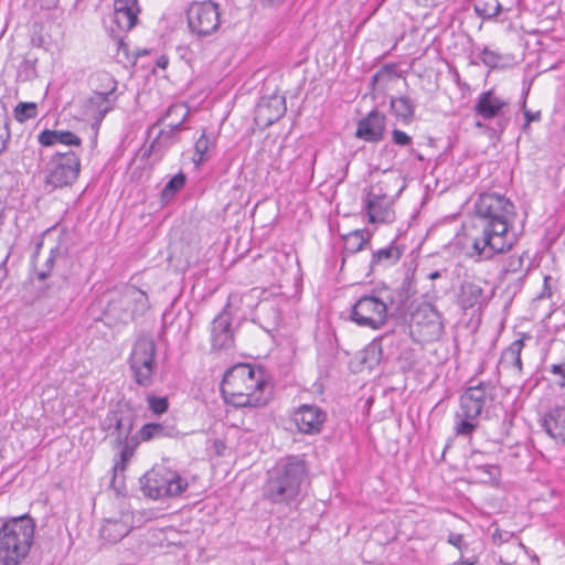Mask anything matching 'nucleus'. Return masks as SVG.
<instances>
[{
    "mask_svg": "<svg viewBox=\"0 0 565 565\" xmlns=\"http://www.w3.org/2000/svg\"><path fill=\"white\" fill-rule=\"evenodd\" d=\"M415 3L418 7L425 8V9H431L435 8L438 3L437 0H414Z\"/></svg>",
    "mask_w": 565,
    "mask_h": 565,
    "instance_id": "603ef678",
    "label": "nucleus"
},
{
    "mask_svg": "<svg viewBox=\"0 0 565 565\" xmlns=\"http://www.w3.org/2000/svg\"><path fill=\"white\" fill-rule=\"evenodd\" d=\"M140 487L146 497L158 500L181 494L188 488V481L177 471L159 467L140 478Z\"/></svg>",
    "mask_w": 565,
    "mask_h": 565,
    "instance_id": "6e6552de",
    "label": "nucleus"
},
{
    "mask_svg": "<svg viewBox=\"0 0 565 565\" xmlns=\"http://www.w3.org/2000/svg\"><path fill=\"white\" fill-rule=\"evenodd\" d=\"M190 33L196 39H205L216 33L221 25L220 4L212 1H194L186 10Z\"/></svg>",
    "mask_w": 565,
    "mask_h": 565,
    "instance_id": "1a4fd4ad",
    "label": "nucleus"
},
{
    "mask_svg": "<svg viewBox=\"0 0 565 565\" xmlns=\"http://www.w3.org/2000/svg\"><path fill=\"white\" fill-rule=\"evenodd\" d=\"M542 426L551 438L565 445V406L550 408L543 416Z\"/></svg>",
    "mask_w": 565,
    "mask_h": 565,
    "instance_id": "6ab92c4d",
    "label": "nucleus"
},
{
    "mask_svg": "<svg viewBox=\"0 0 565 565\" xmlns=\"http://www.w3.org/2000/svg\"><path fill=\"white\" fill-rule=\"evenodd\" d=\"M190 110L185 104L177 103L171 105L167 109L166 115L157 122L158 125L160 121L168 120L167 126L170 128V131L166 132L164 130H161L159 136L152 141L151 149H153L159 142V138L163 137L164 135L169 137L172 132L179 130L188 118Z\"/></svg>",
    "mask_w": 565,
    "mask_h": 565,
    "instance_id": "5701e85b",
    "label": "nucleus"
},
{
    "mask_svg": "<svg viewBox=\"0 0 565 565\" xmlns=\"http://www.w3.org/2000/svg\"><path fill=\"white\" fill-rule=\"evenodd\" d=\"M140 9L137 0H115L110 35L118 46L124 45L122 33L130 31L138 22Z\"/></svg>",
    "mask_w": 565,
    "mask_h": 565,
    "instance_id": "f8f14e48",
    "label": "nucleus"
},
{
    "mask_svg": "<svg viewBox=\"0 0 565 565\" xmlns=\"http://www.w3.org/2000/svg\"><path fill=\"white\" fill-rule=\"evenodd\" d=\"M530 124L531 122H527V120H525V122L523 125V130H526L530 127Z\"/></svg>",
    "mask_w": 565,
    "mask_h": 565,
    "instance_id": "680f3d73",
    "label": "nucleus"
},
{
    "mask_svg": "<svg viewBox=\"0 0 565 565\" xmlns=\"http://www.w3.org/2000/svg\"><path fill=\"white\" fill-rule=\"evenodd\" d=\"M79 158L72 151L56 153L45 168V184L53 189L71 185L78 178Z\"/></svg>",
    "mask_w": 565,
    "mask_h": 565,
    "instance_id": "9d476101",
    "label": "nucleus"
},
{
    "mask_svg": "<svg viewBox=\"0 0 565 565\" xmlns=\"http://www.w3.org/2000/svg\"><path fill=\"white\" fill-rule=\"evenodd\" d=\"M478 563V557L476 555H471L469 557H463V554L461 557L454 563V565H476Z\"/></svg>",
    "mask_w": 565,
    "mask_h": 565,
    "instance_id": "3c124183",
    "label": "nucleus"
},
{
    "mask_svg": "<svg viewBox=\"0 0 565 565\" xmlns=\"http://www.w3.org/2000/svg\"><path fill=\"white\" fill-rule=\"evenodd\" d=\"M147 402L149 409L156 415H161L168 411L169 402L167 397H156L149 395L147 397Z\"/></svg>",
    "mask_w": 565,
    "mask_h": 565,
    "instance_id": "a19ab883",
    "label": "nucleus"
},
{
    "mask_svg": "<svg viewBox=\"0 0 565 565\" xmlns=\"http://www.w3.org/2000/svg\"><path fill=\"white\" fill-rule=\"evenodd\" d=\"M473 9L479 17L490 20L502 11V6L499 0H475Z\"/></svg>",
    "mask_w": 565,
    "mask_h": 565,
    "instance_id": "473e14b6",
    "label": "nucleus"
},
{
    "mask_svg": "<svg viewBox=\"0 0 565 565\" xmlns=\"http://www.w3.org/2000/svg\"><path fill=\"white\" fill-rule=\"evenodd\" d=\"M366 241L363 231H354L344 236V248L351 254L358 253L363 248Z\"/></svg>",
    "mask_w": 565,
    "mask_h": 565,
    "instance_id": "e433bc0d",
    "label": "nucleus"
},
{
    "mask_svg": "<svg viewBox=\"0 0 565 565\" xmlns=\"http://www.w3.org/2000/svg\"><path fill=\"white\" fill-rule=\"evenodd\" d=\"M476 418L465 417L457 424L456 433L461 436H470L477 428V425L473 423Z\"/></svg>",
    "mask_w": 565,
    "mask_h": 565,
    "instance_id": "79ce46f5",
    "label": "nucleus"
},
{
    "mask_svg": "<svg viewBox=\"0 0 565 565\" xmlns=\"http://www.w3.org/2000/svg\"><path fill=\"white\" fill-rule=\"evenodd\" d=\"M509 102L495 94L493 89L481 93L473 106L477 116L484 120L493 119L503 115Z\"/></svg>",
    "mask_w": 565,
    "mask_h": 565,
    "instance_id": "a211bd4d",
    "label": "nucleus"
},
{
    "mask_svg": "<svg viewBox=\"0 0 565 565\" xmlns=\"http://www.w3.org/2000/svg\"><path fill=\"white\" fill-rule=\"evenodd\" d=\"M476 471L481 473L480 480L482 482L495 481L500 478V467L498 465H478L475 467Z\"/></svg>",
    "mask_w": 565,
    "mask_h": 565,
    "instance_id": "58836bf2",
    "label": "nucleus"
},
{
    "mask_svg": "<svg viewBox=\"0 0 565 565\" xmlns=\"http://www.w3.org/2000/svg\"><path fill=\"white\" fill-rule=\"evenodd\" d=\"M157 348L152 335L140 333L132 344L128 358L132 379L139 386L149 387L157 370Z\"/></svg>",
    "mask_w": 565,
    "mask_h": 565,
    "instance_id": "0eeeda50",
    "label": "nucleus"
},
{
    "mask_svg": "<svg viewBox=\"0 0 565 565\" xmlns=\"http://www.w3.org/2000/svg\"><path fill=\"white\" fill-rule=\"evenodd\" d=\"M402 257V249L395 244L374 252L371 259V268L376 266L388 267L396 264Z\"/></svg>",
    "mask_w": 565,
    "mask_h": 565,
    "instance_id": "cd10ccee",
    "label": "nucleus"
},
{
    "mask_svg": "<svg viewBox=\"0 0 565 565\" xmlns=\"http://www.w3.org/2000/svg\"><path fill=\"white\" fill-rule=\"evenodd\" d=\"M292 419L299 431L318 434L322 429L327 414L316 405L303 404L294 413Z\"/></svg>",
    "mask_w": 565,
    "mask_h": 565,
    "instance_id": "2eb2a0df",
    "label": "nucleus"
},
{
    "mask_svg": "<svg viewBox=\"0 0 565 565\" xmlns=\"http://www.w3.org/2000/svg\"><path fill=\"white\" fill-rule=\"evenodd\" d=\"M63 257H64V253L62 252V248L58 244L56 246L52 247L50 250V254L43 265V268L38 271L39 280L43 281L46 278H49L52 273L55 262L58 259H62Z\"/></svg>",
    "mask_w": 565,
    "mask_h": 565,
    "instance_id": "f704fd0d",
    "label": "nucleus"
},
{
    "mask_svg": "<svg viewBox=\"0 0 565 565\" xmlns=\"http://www.w3.org/2000/svg\"><path fill=\"white\" fill-rule=\"evenodd\" d=\"M141 441L137 439V436L134 435L130 440L117 441V445L121 448L119 454V461L115 463L113 470L115 473L114 479L118 472H124L127 463L134 457L136 448L139 446Z\"/></svg>",
    "mask_w": 565,
    "mask_h": 565,
    "instance_id": "c756f323",
    "label": "nucleus"
},
{
    "mask_svg": "<svg viewBox=\"0 0 565 565\" xmlns=\"http://www.w3.org/2000/svg\"><path fill=\"white\" fill-rule=\"evenodd\" d=\"M487 301L483 288L480 284L475 281L465 280L460 286L458 295V303L463 309H470L476 306H482Z\"/></svg>",
    "mask_w": 565,
    "mask_h": 565,
    "instance_id": "393cba45",
    "label": "nucleus"
},
{
    "mask_svg": "<svg viewBox=\"0 0 565 565\" xmlns=\"http://www.w3.org/2000/svg\"><path fill=\"white\" fill-rule=\"evenodd\" d=\"M447 542L452 546L457 547L460 551L461 555L468 548V544L465 542L462 534L450 533L448 535Z\"/></svg>",
    "mask_w": 565,
    "mask_h": 565,
    "instance_id": "de8ad7c7",
    "label": "nucleus"
},
{
    "mask_svg": "<svg viewBox=\"0 0 565 565\" xmlns=\"http://www.w3.org/2000/svg\"><path fill=\"white\" fill-rule=\"evenodd\" d=\"M481 60L487 66L494 67L500 61V55L484 46L481 51Z\"/></svg>",
    "mask_w": 565,
    "mask_h": 565,
    "instance_id": "c03bdc74",
    "label": "nucleus"
},
{
    "mask_svg": "<svg viewBox=\"0 0 565 565\" xmlns=\"http://www.w3.org/2000/svg\"><path fill=\"white\" fill-rule=\"evenodd\" d=\"M166 64H167V61H166V60H164V61H161V60H160V61L158 62V65H159L160 67H164V66H166Z\"/></svg>",
    "mask_w": 565,
    "mask_h": 565,
    "instance_id": "052dcab7",
    "label": "nucleus"
},
{
    "mask_svg": "<svg viewBox=\"0 0 565 565\" xmlns=\"http://www.w3.org/2000/svg\"><path fill=\"white\" fill-rule=\"evenodd\" d=\"M551 373L557 376V380L555 383L562 387L565 388V362L561 364H553L550 369Z\"/></svg>",
    "mask_w": 565,
    "mask_h": 565,
    "instance_id": "49530a36",
    "label": "nucleus"
},
{
    "mask_svg": "<svg viewBox=\"0 0 565 565\" xmlns=\"http://www.w3.org/2000/svg\"><path fill=\"white\" fill-rule=\"evenodd\" d=\"M179 430L173 423L168 420L151 422L142 425L135 434L141 443H148L153 439L174 438L179 436Z\"/></svg>",
    "mask_w": 565,
    "mask_h": 565,
    "instance_id": "412c9836",
    "label": "nucleus"
},
{
    "mask_svg": "<svg viewBox=\"0 0 565 565\" xmlns=\"http://www.w3.org/2000/svg\"><path fill=\"white\" fill-rule=\"evenodd\" d=\"M395 291L385 287L360 297L352 306L351 321L372 330L383 328L388 320L390 309L395 305Z\"/></svg>",
    "mask_w": 565,
    "mask_h": 565,
    "instance_id": "39448f33",
    "label": "nucleus"
},
{
    "mask_svg": "<svg viewBox=\"0 0 565 565\" xmlns=\"http://www.w3.org/2000/svg\"><path fill=\"white\" fill-rule=\"evenodd\" d=\"M476 127L483 128V127H486V125L482 121H477Z\"/></svg>",
    "mask_w": 565,
    "mask_h": 565,
    "instance_id": "bf43d9fd",
    "label": "nucleus"
},
{
    "mask_svg": "<svg viewBox=\"0 0 565 565\" xmlns=\"http://www.w3.org/2000/svg\"><path fill=\"white\" fill-rule=\"evenodd\" d=\"M286 113L285 98L271 96L263 99L256 109V119L264 126H270L280 119Z\"/></svg>",
    "mask_w": 565,
    "mask_h": 565,
    "instance_id": "aec40b11",
    "label": "nucleus"
},
{
    "mask_svg": "<svg viewBox=\"0 0 565 565\" xmlns=\"http://www.w3.org/2000/svg\"><path fill=\"white\" fill-rule=\"evenodd\" d=\"M385 127V116L374 109L358 121L355 137L365 142H379L384 138Z\"/></svg>",
    "mask_w": 565,
    "mask_h": 565,
    "instance_id": "dca6fc26",
    "label": "nucleus"
},
{
    "mask_svg": "<svg viewBox=\"0 0 565 565\" xmlns=\"http://www.w3.org/2000/svg\"><path fill=\"white\" fill-rule=\"evenodd\" d=\"M214 146L215 137L213 135H207L205 131H203L194 145V163L199 166L205 162L209 159L210 149Z\"/></svg>",
    "mask_w": 565,
    "mask_h": 565,
    "instance_id": "2f4dec72",
    "label": "nucleus"
},
{
    "mask_svg": "<svg viewBox=\"0 0 565 565\" xmlns=\"http://www.w3.org/2000/svg\"><path fill=\"white\" fill-rule=\"evenodd\" d=\"M393 71V66H384L381 71H379L374 76L373 81L376 82L383 74H390Z\"/></svg>",
    "mask_w": 565,
    "mask_h": 565,
    "instance_id": "864d4df0",
    "label": "nucleus"
},
{
    "mask_svg": "<svg viewBox=\"0 0 565 565\" xmlns=\"http://www.w3.org/2000/svg\"><path fill=\"white\" fill-rule=\"evenodd\" d=\"M186 182V177L183 172H179L173 175L164 185L161 191V201L168 203L171 201L174 195L184 188Z\"/></svg>",
    "mask_w": 565,
    "mask_h": 565,
    "instance_id": "72a5a7b5",
    "label": "nucleus"
},
{
    "mask_svg": "<svg viewBox=\"0 0 565 565\" xmlns=\"http://www.w3.org/2000/svg\"><path fill=\"white\" fill-rule=\"evenodd\" d=\"M495 395V386L491 382H479L466 388L460 397L462 415L478 418Z\"/></svg>",
    "mask_w": 565,
    "mask_h": 565,
    "instance_id": "9b49d317",
    "label": "nucleus"
},
{
    "mask_svg": "<svg viewBox=\"0 0 565 565\" xmlns=\"http://www.w3.org/2000/svg\"><path fill=\"white\" fill-rule=\"evenodd\" d=\"M524 347L522 339L513 341L501 354L500 364L504 367H513L522 371L521 351Z\"/></svg>",
    "mask_w": 565,
    "mask_h": 565,
    "instance_id": "c85d7f7f",
    "label": "nucleus"
},
{
    "mask_svg": "<svg viewBox=\"0 0 565 565\" xmlns=\"http://www.w3.org/2000/svg\"><path fill=\"white\" fill-rule=\"evenodd\" d=\"M370 223H391L394 221L392 198L380 185H371L364 199Z\"/></svg>",
    "mask_w": 565,
    "mask_h": 565,
    "instance_id": "ddd939ff",
    "label": "nucleus"
},
{
    "mask_svg": "<svg viewBox=\"0 0 565 565\" xmlns=\"http://www.w3.org/2000/svg\"><path fill=\"white\" fill-rule=\"evenodd\" d=\"M35 522L28 515L8 519L0 527V563L19 565L34 542Z\"/></svg>",
    "mask_w": 565,
    "mask_h": 565,
    "instance_id": "20e7f679",
    "label": "nucleus"
},
{
    "mask_svg": "<svg viewBox=\"0 0 565 565\" xmlns=\"http://www.w3.org/2000/svg\"><path fill=\"white\" fill-rule=\"evenodd\" d=\"M38 116V105L35 103H19L14 108V118L19 122L34 119Z\"/></svg>",
    "mask_w": 565,
    "mask_h": 565,
    "instance_id": "4c0bfd02",
    "label": "nucleus"
},
{
    "mask_svg": "<svg viewBox=\"0 0 565 565\" xmlns=\"http://www.w3.org/2000/svg\"><path fill=\"white\" fill-rule=\"evenodd\" d=\"M392 139H393V142L398 146H408L412 143L411 136H408L406 132H404L399 129H394L392 131Z\"/></svg>",
    "mask_w": 565,
    "mask_h": 565,
    "instance_id": "09e8293b",
    "label": "nucleus"
},
{
    "mask_svg": "<svg viewBox=\"0 0 565 565\" xmlns=\"http://www.w3.org/2000/svg\"><path fill=\"white\" fill-rule=\"evenodd\" d=\"M522 108H523V114H524L525 120H527V122H531V121L540 119V113H535L534 114L531 110L526 109V102H525V99H523V102H522Z\"/></svg>",
    "mask_w": 565,
    "mask_h": 565,
    "instance_id": "8fccbe9b",
    "label": "nucleus"
},
{
    "mask_svg": "<svg viewBox=\"0 0 565 565\" xmlns=\"http://www.w3.org/2000/svg\"><path fill=\"white\" fill-rule=\"evenodd\" d=\"M117 97H106L93 94L85 105V115L94 120L93 126H99L106 114L114 109Z\"/></svg>",
    "mask_w": 565,
    "mask_h": 565,
    "instance_id": "4be33fe9",
    "label": "nucleus"
},
{
    "mask_svg": "<svg viewBox=\"0 0 565 565\" xmlns=\"http://www.w3.org/2000/svg\"><path fill=\"white\" fill-rule=\"evenodd\" d=\"M268 382L260 366L237 364L223 377L221 392L226 403L235 407H258L269 398Z\"/></svg>",
    "mask_w": 565,
    "mask_h": 565,
    "instance_id": "f03ea898",
    "label": "nucleus"
},
{
    "mask_svg": "<svg viewBox=\"0 0 565 565\" xmlns=\"http://www.w3.org/2000/svg\"><path fill=\"white\" fill-rule=\"evenodd\" d=\"M382 358V345L379 339L370 342L363 351L362 362L369 364L370 367L377 365Z\"/></svg>",
    "mask_w": 565,
    "mask_h": 565,
    "instance_id": "c9c22d12",
    "label": "nucleus"
},
{
    "mask_svg": "<svg viewBox=\"0 0 565 565\" xmlns=\"http://www.w3.org/2000/svg\"><path fill=\"white\" fill-rule=\"evenodd\" d=\"M523 262V255L513 254L505 259L502 271L504 274H516L522 270Z\"/></svg>",
    "mask_w": 565,
    "mask_h": 565,
    "instance_id": "ea45409f",
    "label": "nucleus"
},
{
    "mask_svg": "<svg viewBox=\"0 0 565 565\" xmlns=\"http://www.w3.org/2000/svg\"><path fill=\"white\" fill-rule=\"evenodd\" d=\"M137 419V415L129 407H120L115 412H110L106 419L105 424L108 425V428H113L111 435L115 436L117 441L130 440L132 429L135 427V423Z\"/></svg>",
    "mask_w": 565,
    "mask_h": 565,
    "instance_id": "f3484780",
    "label": "nucleus"
},
{
    "mask_svg": "<svg viewBox=\"0 0 565 565\" xmlns=\"http://www.w3.org/2000/svg\"><path fill=\"white\" fill-rule=\"evenodd\" d=\"M9 138L10 132L8 128V119L3 117L0 119V153L4 151Z\"/></svg>",
    "mask_w": 565,
    "mask_h": 565,
    "instance_id": "a18cd8bd",
    "label": "nucleus"
},
{
    "mask_svg": "<svg viewBox=\"0 0 565 565\" xmlns=\"http://www.w3.org/2000/svg\"><path fill=\"white\" fill-rule=\"evenodd\" d=\"M42 244H43L42 242H39V243L36 244V249H35V253H34V255H33V258L39 254V252H40V249H41V247H42Z\"/></svg>",
    "mask_w": 565,
    "mask_h": 565,
    "instance_id": "4d7b16f0",
    "label": "nucleus"
},
{
    "mask_svg": "<svg viewBox=\"0 0 565 565\" xmlns=\"http://www.w3.org/2000/svg\"><path fill=\"white\" fill-rule=\"evenodd\" d=\"M514 205L504 195L494 192L480 193L475 202L471 256L491 259L495 254L512 247L509 228Z\"/></svg>",
    "mask_w": 565,
    "mask_h": 565,
    "instance_id": "f257e3e1",
    "label": "nucleus"
},
{
    "mask_svg": "<svg viewBox=\"0 0 565 565\" xmlns=\"http://www.w3.org/2000/svg\"><path fill=\"white\" fill-rule=\"evenodd\" d=\"M131 531L129 516L106 520L100 529V537L107 543L114 544L127 536Z\"/></svg>",
    "mask_w": 565,
    "mask_h": 565,
    "instance_id": "b1692460",
    "label": "nucleus"
},
{
    "mask_svg": "<svg viewBox=\"0 0 565 565\" xmlns=\"http://www.w3.org/2000/svg\"><path fill=\"white\" fill-rule=\"evenodd\" d=\"M39 142L44 147H51L56 143L65 146H79L81 138L67 130L45 129L39 135Z\"/></svg>",
    "mask_w": 565,
    "mask_h": 565,
    "instance_id": "bb28decb",
    "label": "nucleus"
},
{
    "mask_svg": "<svg viewBox=\"0 0 565 565\" xmlns=\"http://www.w3.org/2000/svg\"><path fill=\"white\" fill-rule=\"evenodd\" d=\"M445 271L446 270H435V271L428 274V278L431 280L438 279V278L443 277V273H445Z\"/></svg>",
    "mask_w": 565,
    "mask_h": 565,
    "instance_id": "6e6d98bb",
    "label": "nucleus"
},
{
    "mask_svg": "<svg viewBox=\"0 0 565 565\" xmlns=\"http://www.w3.org/2000/svg\"><path fill=\"white\" fill-rule=\"evenodd\" d=\"M104 315L110 323L127 324L149 309V299L145 291L126 286L107 294Z\"/></svg>",
    "mask_w": 565,
    "mask_h": 565,
    "instance_id": "423d86ee",
    "label": "nucleus"
},
{
    "mask_svg": "<svg viewBox=\"0 0 565 565\" xmlns=\"http://www.w3.org/2000/svg\"><path fill=\"white\" fill-rule=\"evenodd\" d=\"M233 344L232 313L227 305L211 323V345L212 350L221 351L231 349Z\"/></svg>",
    "mask_w": 565,
    "mask_h": 565,
    "instance_id": "4468645a",
    "label": "nucleus"
},
{
    "mask_svg": "<svg viewBox=\"0 0 565 565\" xmlns=\"http://www.w3.org/2000/svg\"><path fill=\"white\" fill-rule=\"evenodd\" d=\"M35 64H36V60H29V58L23 60L19 66L20 75L23 72L25 79H31V78L35 77V75H36Z\"/></svg>",
    "mask_w": 565,
    "mask_h": 565,
    "instance_id": "37998d69",
    "label": "nucleus"
},
{
    "mask_svg": "<svg viewBox=\"0 0 565 565\" xmlns=\"http://www.w3.org/2000/svg\"><path fill=\"white\" fill-rule=\"evenodd\" d=\"M306 471L302 459L295 456L281 459L268 472L264 486V498L271 503L290 504L300 493Z\"/></svg>",
    "mask_w": 565,
    "mask_h": 565,
    "instance_id": "7ed1b4c3",
    "label": "nucleus"
},
{
    "mask_svg": "<svg viewBox=\"0 0 565 565\" xmlns=\"http://www.w3.org/2000/svg\"><path fill=\"white\" fill-rule=\"evenodd\" d=\"M391 109L404 122H409L415 114V105L407 96L391 98Z\"/></svg>",
    "mask_w": 565,
    "mask_h": 565,
    "instance_id": "7c9ffc66",
    "label": "nucleus"
},
{
    "mask_svg": "<svg viewBox=\"0 0 565 565\" xmlns=\"http://www.w3.org/2000/svg\"><path fill=\"white\" fill-rule=\"evenodd\" d=\"M498 126H499V128H500V131L502 132V131L505 129L507 121H504V122L499 121V122H498Z\"/></svg>",
    "mask_w": 565,
    "mask_h": 565,
    "instance_id": "13d9d810",
    "label": "nucleus"
},
{
    "mask_svg": "<svg viewBox=\"0 0 565 565\" xmlns=\"http://www.w3.org/2000/svg\"><path fill=\"white\" fill-rule=\"evenodd\" d=\"M89 83L93 94L117 97L116 89L118 83L110 73L106 71L96 72L90 76Z\"/></svg>",
    "mask_w": 565,
    "mask_h": 565,
    "instance_id": "a878e982",
    "label": "nucleus"
},
{
    "mask_svg": "<svg viewBox=\"0 0 565 565\" xmlns=\"http://www.w3.org/2000/svg\"><path fill=\"white\" fill-rule=\"evenodd\" d=\"M431 311V315L435 317L436 319V323H434V327L436 328V332H441V329H443V324L440 322V317L438 316L437 312H435L434 310H430Z\"/></svg>",
    "mask_w": 565,
    "mask_h": 565,
    "instance_id": "5fc2aeb1",
    "label": "nucleus"
}]
</instances>
